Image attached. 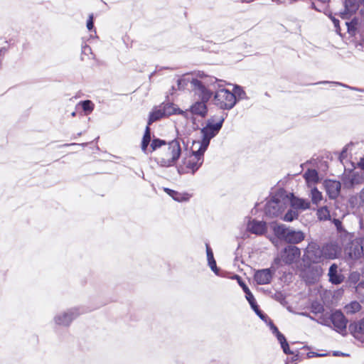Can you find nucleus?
<instances>
[{
    "label": "nucleus",
    "mask_w": 364,
    "mask_h": 364,
    "mask_svg": "<svg viewBox=\"0 0 364 364\" xmlns=\"http://www.w3.org/2000/svg\"><path fill=\"white\" fill-rule=\"evenodd\" d=\"M177 87H172V90L179 91H230L225 86L232 87V91H243L241 86L237 84L226 82L209 76L203 71L187 73L177 76Z\"/></svg>",
    "instance_id": "nucleus-1"
},
{
    "label": "nucleus",
    "mask_w": 364,
    "mask_h": 364,
    "mask_svg": "<svg viewBox=\"0 0 364 364\" xmlns=\"http://www.w3.org/2000/svg\"><path fill=\"white\" fill-rule=\"evenodd\" d=\"M151 151H156L154 160L156 164L165 168L173 166L181 156L182 148L178 139H173L168 143L154 139L150 145Z\"/></svg>",
    "instance_id": "nucleus-2"
},
{
    "label": "nucleus",
    "mask_w": 364,
    "mask_h": 364,
    "mask_svg": "<svg viewBox=\"0 0 364 364\" xmlns=\"http://www.w3.org/2000/svg\"><path fill=\"white\" fill-rule=\"evenodd\" d=\"M205 151V150L200 146L194 148V144H193L192 152L183 157L182 161L177 166L178 172L180 174H193L202 165Z\"/></svg>",
    "instance_id": "nucleus-3"
},
{
    "label": "nucleus",
    "mask_w": 364,
    "mask_h": 364,
    "mask_svg": "<svg viewBox=\"0 0 364 364\" xmlns=\"http://www.w3.org/2000/svg\"><path fill=\"white\" fill-rule=\"evenodd\" d=\"M223 115L213 116L208 119L206 125L201 129L203 139L201 141H194V148L200 146L202 149L206 150L210 140L213 138L220 130L224 122Z\"/></svg>",
    "instance_id": "nucleus-4"
},
{
    "label": "nucleus",
    "mask_w": 364,
    "mask_h": 364,
    "mask_svg": "<svg viewBox=\"0 0 364 364\" xmlns=\"http://www.w3.org/2000/svg\"><path fill=\"white\" fill-rule=\"evenodd\" d=\"M288 193L284 190L277 191L265 206V213L270 217L280 215L288 206Z\"/></svg>",
    "instance_id": "nucleus-5"
},
{
    "label": "nucleus",
    "mask_w": 364,
    "mask_h": 364,
    "mask_svg": "<svg viewBox=\"0 0 364 364\" xmlns=\"http://www.w3.org/2000/svg\"><path fill=\"white\" fill-rule=\"evenodd\" d=\"M288 198H289L288 205H290V208L282 218L286 222H291L297 219L301 212L311 207V203L306 199L294 196L291 193H288Z\"/></svg>",
    "instance_id": "nucleus-6"
},
{
    "label": "nucleus",
    "mask_w": 364,
    "mask_h": 364,
    "mask_svg": "<svg viewBox=\"0 0 364 364\" xmlns=\"http://www.w3.org/2000/svg\"><path fill=\"white\" fill-rule=\"evenodd\" d=\"M272 228L275 235L287 242L296 244L304 239V234L301 230H294L284 225L277 223L273 224Z\"/></svg>",
    "instance_id": "nucleus-7"
},
{
    "label": "nucleus",
    "mask_w": 364,
    "mask_h": 364,
    "mask_svg": "<svg viewBox=\"0 0 364 364\" xmlns=\"http://www.w3.org/2000/svg\"><path fill=\"white\" fill-rule=\"evenodd\" d=\"M246 92H215L214 104L223 109H231L237 100L245 98Z\"/></svg>",
    "instance_id": "nucleus-8"
},
{
    "label": "nucleus",
    "mask_w": 364,
    "mask_h": 364,
    "mask_svg": "<svg viewBox=\"0 0 364 364\" xmlns=\"http://www.w3.org/2000/svg\"><path fill=\"white\" fill-rule=\"evenodd\" d=\"M85 312L80 306H75L57 314L54 318V323L58 326L68 327L80 315Z\"/></svg>",
    "instance_id": "nucleus-9"
},
{
    "label": "nucleus",
    "mask_w": 364,
    "mask_h": 364,
    "mask_svg": "<svg viewBox=\"0 0 364 364\" xmlns=\"http://www.w3.org/2000/svg\"><path fill=\"white\" fill-rule=\"evenodd\" d=\"M212 92H198L196 101L190 108L192 114L205 117L208 112L207 102L210 100Z\"/></svg>",
    "instance_id": "nucleus-10"
},
{
    "label": "nucleus",
    "mask_w": 364,
    "mask_h": 364,
    "mask_svg": "<svg viewBox=\"0 0 364 364\" xmlns=\"http://www.w3.org/2000/svg\"><path fill=\"white\" fill-rule=\"evenodd\" d=\"M342 181L344 187L347 188H353L355 186L364 183V171H346L345 170Z\"/></svg>",
    "instance_id": "nucleus-11"
},
{
    "label": "nucleus",
    "mask_w": 364,
    "mask_h": 364,
    "mask_svg": "<svg viewBox=\"0 0 364 364\" xmlns=\"http://www.w3.org/2000/svg\"><path fill=\"white\" fill-rule=\"evenodd\" d=\"M301 255L300 250L295 246L287 247L280 255V258L275 259L277 263H279L282 261L285 264H291L296 261Z\"/></svg>",
    "instance_id": "nucleus-12"
},
{
    "label": "nucleus",
    "mask_w": 364,
    "mask_h": 364,
    "mask_svg": "<svg viewBox=\"0 0 364 364\" xmlns=\"http://www.w3.org/2000/svg\"><path fill=\"white\" fill-rule=\"evenodd\" d=\"M321 323L326 326H329L331 323L335 330L341 333L346 328L347 321L341 311H336L331 315L329 320H323Z\"/></svg>",
    "instance_id": "nucleus-13"
},
{
    "label": "nucleus",
    "mask_w": 364,
    "mask_h": 364,
    "mask_svg": "<svg viewBox=\"0 0 364 364\" xmlns=\"http://www.w3.org/2000/svg\"><path fill=\"white\" fill-rule=\"evenodd\" d=\"M360 4H364V0H345L344 11L340 13L343 19H349L359 9Z\"/></svg>",
    "instance_id": "nucleus-14"
},
{
    "label": "nucleus",
    "mask_w": 364,
    "mask_h": 364,
    "mask_svg": "<svg viewBox=\"0 0 364 364\" xmlns=\"http://www.w3.org/2000/svg\"><path fill=\"white\" fill-rule=\"evenodd\" d=\"M306 255L307 259L314 263L321 262L326 259V258L324 257L323 247L320 248L316 244L309 245L307 247Z\"/></svg>",
    "instance_id": "nucleus-15"
},
{
    "label": "nucleus",
    "mask_w": 364,
    "mask_h": 364,
    "mask_svg": "<svg viewBox=\"0 0 364 364\" xmlns=\"http://www.w3.org/2000/svg\"><path fill=\"white\" fill-rule=\"evenodd\" d=\"M323 274V269L320 266H311L308 269L301 273L303 279L309 284L315 283Z\"/></svg>",
    "instance_id": "nucleus-16"
},
{
    "label": "nucleus",
    "mask_w": 364,
    "mask_h": 364,
    "mask_svg": "<svg viewBox=\"0 0 364 364\" xmlns=\"http://www.w3.org/2000/svg\"><path fill=\"white\" fill-rule=\"evenodd\" d=\"M346 252L350 258H358L364 254V239L359 238L353 240L350 247L346 249Z\"/></svg>",
    "instance_id": "nucleus-17"
},
{
    "label": "nucleus",
    "mask_w": 364,
    "mask_h": 364,
    "mask_svg": "<svg viewBox=\"0 0 364 364\" xmlns=\"http://www.w3.org/2000/svg\"><path fill=\"white\" fill-rule=\"evenodd\" d=\"M323 186L331 199H335L338 196L341 191L340 182L333 180H326L323 182Z\"/></svg>",
    "instance_id": "nucleus-18"
},
{
    "label": "nucleus",
    "mask_w": 364,
    "mask_h": 364,
    "mask_svg": "<svg viewBox=\"0 0 364 364\" xmlns=\"http://www.w3.org/2000/svg\"><path fill=\"white\" fill-rule=\"evenodd\" d=\"M323 247L324 251V257H326V259H333L337 258L341 252V247L335 242L328 243Z\"/></svg>",
    "instance_id": "nucleus-19"
},
{
    "label": "nucleus",
    "mask_w": 364,
    "mask_h": 364,
    "mask_svg": "<svg viewBox=\"0 0 364 364\" xmlns=\"http://www.w3.org/2000/svg\"><path fill=\"white\" fill-rule=\"evenodd\" d=\"M272 275L273 273L269 269H263L255 273L254 279L258 284H267L272 280Z\"/></svg>",
    "instance_id": "nucleus-20"
},
{
    "label": "nucleus",
    "mask_w": 364,
    "mask_h": 364,
    "mask_svg": "<svg viewBox=\"0 0 364 364\" xmlns=\"http://www.w3.org/2000/svg\"><path fill=\"white\" fill-rule=\"evenodd\" d=\"M161 107L163 112H164V115L166 117L177 113L183 115L185 117H187L188 114V110H180L178 107H176L173 104L171 103H163L162 105H161Z\"/></svg>",
    "instance_id": "nucleus-21"
},
{
    "label": "nucleus",
    "mask_w": 364,
    "mask_h": 364,
    "mask_svg": "<svg viewBox=\"0 0 364 364\" xmlns=\"http://www.w3.org/2000/svg\"><path fill=\"white\" fill-rule=\"evenodd\" d=\"M247 230L253 234L262 235L266 230V223L262 221L252 220L247 224Z\"/></svg>",
    "instance_id": "nucleus-22"
},
{
    "label": "nucleus",
    "mask_w": 364,
    "mask_h": 364,
    "mask_svg": "<svg viewBox=\"0 0 364 364\" xmlns=\"http://www.w3.org/2000/svg\"><path fill=\"white\" fill-rule=\"evenodd\" d=\"M304 178L309 188L315 187V185L319 181L318 172L314 169H308L304 173Z\"/></svg>",
    "instance_id": "nucleus-23"
},
{
    "label": "nucleus",
    "mask_w": 364,
    "mask_h": 364,
    "mask_svg": "<svg viewBox=\"0 0 364 364\" xmlns=\"http://www.w3.org/2000/svg\"><path fill=\"white\" fill-rule=\"evenodd\" d=\"M313 85H323L324 87H319L321 90H326L330 91H338L341 88L348 87L346 85L337 82H328V81H323L319 82L315 84H312Z\"/></svg>",
    "instance_id": "nucleus-24"
},
{
    "label": "nucleus",
    "mask_w": 364,
    "mask_h": 364,
    "mask_svg": "<svg viewBox=\"0 0 364 364\" xmlns=\"http://www.w3.org/2000/svg\"><path fill=\"white\" fill-rule=\"evenodd\" d=\"M338 266L335 264H332L328 271L329 280L334 284H339L343 281V276L338 274Z\"/></svg>",
    "instance_id": "nucleus-25"
},
{
    "label": "nucleus",
    "mask_w": 364,
    "mask_h": 364,
    "mask_svg": "<svg viewBox=\"0 0 364 364\" xmlns=\"http://www.w3.org/2000/svg\"><path fill=\"white\" fill-rule=\"evenodd\" d=\"M164 190L174 200L178 202L188 201L191 197V195L188 193L177 192L169 188Z\"/></svg>",
    "instance_id": "nucleus-26"
},
{
    "label": "nucleus",
    "mask_w": 364,
    "mask_h": 364,
    "mask_svg": "<svg viewBox=\"0 0 364 364\" xmlns=\"http://www.w3.org/2000/svg\"><path fill=\"white\" fill-rule=\"evenodd\" d=\"M166 117L164 115V112H163L161 105L158 107H155L151 112L149 113L148 125L149 126L153 122L160 120L162 118Z\"/></svg>",
    "instance_id": "nucleus-27"
},
{
    "label": "nucleus",
    "mask_w": 364,
    "mask_h": 364,
    "mask_svg": "<svg viewBox=\"0 0 364 364\" xmlns=\"http://www.w3.org/2000/svg\"><path fill=\"white\" fill-rule=\"evenodd\" d=\"M309 197L312 203L315 205H318L323 200L322 193L316 187L310 188Z\"/></svg>",
    "instance_id": "nucleus-28"
},
{
    "label": "nucleus",
    "mask_w": 364,
    "mask_h": 364,
    "mask_svg": "<svg viewBox=\"0 0 364 364\" xmlns=\"http://www.w3.org/2000/svg\"><path fill=\"white\" fill-rule=\"evenodd\" d=\"M361 309L360 304L357 301H352L350 304H347L344 310L346 314H355L358 312Z\"/></svg>",
    "instance_id": "nucleus-29"
},
{
    "label": "nucleus",
    "mask_w": 364,
    "mask_h": 364,
    "mask_svg": "<svg viewBox=\"0 0 364 364\" xmlns=\"http://www.w3.org/2000/svg\"><path fill=\"white\" fill-rule=\"evenodd\" d=\"M151 141L150 129L149 126H146L145 134L141 141V149L144 152H146L148 145Z\"/></svg>",
    "instance_id": "nucleus-30"
},
{
    "label": "nucleus",
    "mask_w": 364,
    "mask_h": 364,
    "mask_svg": "<svg viewBox=\"0 0 364 364\" xmlns=\"http://www.w3.org/2000/svg\"><path fill=\"white\" fill-rule=\"evenodd\" d=\"M276 336L279 341L284 353L291 354L292 352H291L289 350V344L287 342L285 337L281 333H279L277 335H276Z\"/></svg>",
    "instance_id": "nucleus-31"
},
{
    "label": "nucleus",
    "mask_w": 364,
    "mask_h": 364,
    "mask_svg": "<svg viewBox=\"0 0 364 364\" xmlns=\"http://www.w3.org/2000/svg\"><path fill=\"white\" fill-rule=\"evenodd\" d=\"M317 216L320 220H326L330 218V213L327 207L323 206L318 209Z\"/></svg>",
    "instance_id": "nucleus-32"
},
{
    "label": "nucleus",
    "mask_w": 364,
    "mask_h": 364,
    "mask_svg": "<svg viewBox=\"0 0 364 364\" xmlns=\"http://www.w3.org/2000/svg\"><path fill=\"white\" fill-rule=\"evenodd\" d=\"M78 106H81L85 114H89L93 110V103L90 100H85L78 104Z\"/></svg>",
    "instance_id": "nucleus-33"
},
{
    "label": "nucleus",
    "mask_w": 364,
    "mask_h": 364,
    "mask_svg": "<svg viewBox=\"0 0 364 364\" xmlns=\"http://www.w3.org/2000/svg\"><path fill=\"white\" fill-rule=\"evenodd\" d=\"M350 328L354 331L355 334H364V320L350 326Z\"/></svg>",
    "instance_id": "nucleus-34"
},
{
    "label": "nucleus",
    "mask_w": 364,
    "mask_h": 364,
    "mask_svg": "<svg viewBox=\"0 0 364 364\" xmlns=\"http://www.w3.org/2000/svg\"><path fill=\"white\" fill-rule=\"evenodd\" d=\"M357 21L355 19H353L351 21H346V26L347 27L348 32L350 34L355 33L356 30Z\"/></svg>",
    "instance_id": "nucleus-35"
},
{
    "label": "nucleus",
    "mask_w": 364,
    "mask_h": 364,
    "mask_svg": "<svg viewBox=\"0 0 364 364\" xmlns=\"http://www.w3.org/2000/svg\"><path fill=\"white\" fill-rule=\"evenodd\" d=\"M330 18L331 19L333 25H334V28H335V31L339 35V36H342L341 33V28H340V25H339V20L336 18L335 16H332L331 14L329 16Z\"/></svg>",
    "instance_id": "nucleus-36"
},
{
    "label": "nucleus",
    "mask_w": 364,
    "mask_h": 364,
    "mask_svg": "<svg viewBox=\"0 0 364 364\" xmlns=\"http://www.w3.org/2000/svg\"><path fill=\"white\" fill-rule=\"evenodd\" d=\"M86 26L89 31H91L94 28V16L92 14L89 15Z\"/></svg>",
    "instance_id": "nucleus-37"
},
{
    "label": "nucleus",
    "mask_w": 364,
    "mask_h": 364,
    "mask_svg": "<svg viewBox=\"0 0 364 364\" xmlns=\"http://www.w3.org/2000/svg\"><path fill=\"white\" fill-rule=\"evenodd\" d=\"M208 262L214 260L213 253L208 244H205Z\"/></svg>",
    "instance_id": "nucleus-38"
},
{
    "label": "nucleus",
    "mask_w": 364,
    "mask_h": 364,
    "mask_svg": "<svg viewBox=\"0 0 364 364\" xmlns=\"http://www.w3.org/2000/svg\"><path fill=\"white\" fill-rule=\"evenodd\" d=\"M246 294V299L248 301V302L250 303V304H253L254 302H255V299L253 296V294H252V292L250 291V290H249L248 291H246L245 292Z\"/></svg>",
    "instance_id": "nucleus-39"
},
{
    "label": "nucleus",
    "mask_w": 364,
    "mask_h": 364,
    "mask_svg": "<svg viewBox=\"0 0 364 364\" xmlns=\"http://www.w3.org/2000/svg\"><path fill=\"white\" fill-rule=\"evenodd\" d=\"M208 265L210 267V268L216 274H218V269L216 266V262L215 260H211V261H208Z\"/></svg>",
    "instance_id": "nucleus-40"
},
{
    "label": "nucleus",
    "mask_w": 364,
    "mask_h": 364,
    "mask_svg": "<svg viewBox=\"0 0 364 364\" xmlns=\"http://www.w3.org/2000/svg\"><path fill=\"white\" fill-rule=\"evenodd\" d=\"M359 279V274L355 273V272H353L350 274V279L354 283L357 282V281Z\"/></svg>",
    "instance_id": "nucleus-41"
},
{
    "label": "nucleus",
    "mask_w": 364,
    "mask_h": 364,
    "mask_svg": "<svg viewBox=\"0 0 364 364\" xmlns=\"http://www.w3.org/2000/svg\"><path fill=\"white\" fill-rule=\"evenodd\" d=\"M238 284L242 288L245 292L248 291L250 290L247 285L242 281V279H239Z\"/></svg>",
    "instance_id": "nucleus-42"
},
{
    "label": "nucleus",
    "mask_w": 364,
    "mask_h": 364,
    "mask_svg": "<svg viewBox=\"0 0 364 364\" xmlns=\"http://www.w3.org/2000/svg\"><path fill=\"white\" fill-rule=\"evenodd\" d=\"M346 152H347V148H344L343 150L342 151V152L341 153L339 159L342 163H343V159L347 156Z\"/></svg>",
    "instance_id": "nucleus-43"
},
{
    "label": "nucleus",
    "mask_w": 364,
    "mask_h": 364,
    "mask_svg": "<svg viewBox=\"0 0 364 364\" xmlns=\"http://www.w3.org/2000/svg\"><path fill=\"white\" fill-rule=\"evenodd\" d=\"M358 166L361 168L360 171H364V156L362 157L358 163Z\"/></svg>",
    "instance_id": "nucleus-44"
},
{
    "label": "nucleus",
    "mask_w": 364,
    "mask_h": 364,
    "mask_svg": "<svg viewBox=\"0 0 364 364\" xmlns=\"http://www.w3.org/2000/svg\"><path fill=\"white\" fill-rule=\"evenodd\" d=\"M252 309L255 311L256 314H259V309L258 308V306L257 305L256 301L254 302L253 304H250Z\"/></svg>",
    "instance_id": "nucleus-45"
},
{
    "label": "nucleus",
    "mask_w": 364,
    "mask_h": 364,
    "mask_svg": "<svg viewBox=\"0 0 364 364\" xmlns=\"http://www.w3.org/2000/svg\"><path fill=\"white\" fill-rule=\"evenodd\" d=\"M270 327H271V329L272 330L273 333H274L275 336L277 335L279 333H280L279 331L278 328L275 326H274L272 323H271Z\"/></svg>",
    "instance_id": "nucleus-46"
},
{
    "label": "nucleus",
    "mask_w": 364,
    "mask_h": 364,
    "mask_svg": "<svg viewBox=\"0 0 364 364\" xmlns=\"http://www.w3.org/2000/svg\"><path fill=\"white\" fill-rule=\"evenodd\" d=\"M360 203L364 205V188H363L360 193Z\"/></svg>",
    "instance_id": "nucleus-47"
},
{
    "label": "nucleus",
    "mask_w": 364,
    "mask_h": 364,
    "mask_svg": "<svg viewBox=\"0 0 364 364\" xmlns=\"http://www.w3.org/2000/svg\"><path fill=\"white\" fill-rule=\"evenodd\" d=\"M324 355H326V354H318V353H314V352L309 353L308 354V356L309 358H311V357H314V356H319V357H321V356H324Z\"/></svg>",
    "instance_id": "nucleus-48"
},
{
    "label": "nucleus",
    "mask_w": 364,
    "mask_h": 364,
    "mask_svg": "<svg viewBox=\"0 0 364 364\" xmlns=\"http://www.w3.org/2000/svg\"><path fill=\"white\" fill-rule=\"evenodd\" d=\"M84 53H86V52H91V48L88 46H85L83 47V50H82Z\"/></svg>",
    "instance_id": "nucleus-49"
},
{
    "label": "nucleus",
    "mask_w": 364,
    "mask_h": 364,
    "mask_svg": "<svg viewBox=\"0 0 364 364\" xmlns=\"http://www.w3.org/2000/svg\"><path fill=\"white\" fill-rule=\"evenodd\" d=\"M257 314L259 316V318L261 319H262V320L265 319L266 316L260 311H259V314Z\"/></svg>",
    "instance_id": "nucleus-50"
},
{
    "label": "nucleus",
    "mask_w": 364,
    "mask_h": 364,
    "mask_svg": "<svg viewBox=\"0 0 364 364\" xmlns=\"http://www.w3.org/2000/svg\"><path fill=\"white\" fill-rule=\"evenodd\" d=\"M232 279H235L239 282V279H241V278L238 275H235L232 277Z\"/></svg>",
    "instance_id": "nucleus-51"
},
{
    "label": "nucleus",
    "mask_w": 364,
    "mask_h": 364,
    "mask_svg": "<svg viewBox=\"0 0 364 364\" xmlns=\"http://www.w3.org/2000/svg\"><path fill=\"white\" fill-rule=\"evenodd\" d=\"M350 89H352V90H354L355 91H363L362 90H359V89H357V88H353V87H349Z\"/></svg>",
    "instance_id": "nucleus-52"
},
{
    "label": "nucleus",
    "mask_w": 364,
    "mask_h": 364,
    "mask_svg": "<svg viewBox=\"0 0 364 364\" xmlns=\"http://www.w3.org/2000/svg\"><path fill=\"white\" fill-rule=\"evenodd\" d=\"M322 309H323L322 306H319L317 311L319 312Z\"/></svg>",
    "instance_id": "nucleus-53"
},
{
    "label": "nucleus",
    "mask_w": 364,
    "mask_h": 364,
    "mask_svg": "<svg viewBox=\"0 0 364 364\" xmlns=\"http://www.w3.org/2000/svg\"><path fill=\"white\" fill-rule=\"evenodd\" d=\"M319 1L321 2L326 3V2L328 1L329 0H319Z\"/></svg>",
    "instance_id": "nucleus-54"
},
{
    "label": "nucleus",
    "mask_w": 364,
    "mask_h": 364,
    "mask_svg": "<svg viewBox=\"0 0 364 364\" xmlns=\"http://www.w3.org/2000/svg\"><path fill=\"white\" fill-rule=\"evenodd\" d=\"M71 115H72L73 117H75V112H73L71 114Z\"/></svg>",
    "instance_id": "nucleus-55"
},
{
    "label": "nucleus",
    "mask_w": 364,
    "mask_h": 364,
    "mask_svg": "<svg viewBox=\"0 0 364 364\" xmlns=\"http://www.w3.org/2000/svg\"><path fill=\"white\" fill-rule=\"evenodd\" d=\"M312 6H313L315 9H317L315 7V6H314V3L312 4Z\"/></svg>",
    "instance_id": "nucleus-56"
}]
</instances>
